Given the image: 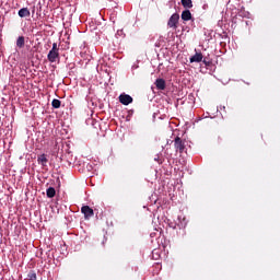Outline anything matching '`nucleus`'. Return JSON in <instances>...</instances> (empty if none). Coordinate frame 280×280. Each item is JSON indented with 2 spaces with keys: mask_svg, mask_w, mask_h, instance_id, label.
Instances as JSON below:
<instances>
[{
  "mask_svg": "<svg viewBox=\"0 0 280 280\" xmlns=\"http://www.w3.org/2000/svg\"><path fill=\"white\" fill-rule=\"evenodd\" d=\"M81 213H83V215H84L85 219L94 218V209H92V208L89 207V206L82 207Z\"/></svg>",
  "mask_w": 280,
  "mask_h": 280,
  "instance_id": "20e7f679",
  "label": "nucleus"
},
{
  "mask_svg": "<svg viewBox=\"0 0 280 280\" xmlns=\"http://www.w3.org/2000/svg\"><path fill=\"white\" fill-rule=\"evenodd\" d=\"M16 47H19L20 49L25 47V36H19L16 38Z\"/></svg>",
  "mask_w": 280,
  "mask_h": 280,
  "instance_id": "9d476101",
  "label": "nucleus"
},
{
  "mask_svg": "<svg viewBox=\"0 0 280 280\" xmlns=\"http://www.w3.org/2000/svg\"><path fill=\"white\" fill-rule=\"evenodd\" d=\"M19 15L20 18H30L31 11L27 9V7H24L23 9H20Z\"/></svg>",
  "mask_w": 280,
  "mask_h": 280,
  "instance_id": "1a4fd4ad",
  "label": "nucleus"
},
{
  "mask_svg": "<svg viewBox=\"0 0 280 280\" xmlns=\"http://www.w3.org/2000/svg\"><path fill=\"white\" fill-rule=\"evenodd\" d=\"M179 20H180L179 13H173L167 22V26L172 27V30H177Z\"/></svg>",
  "mask_w": 280,
  "mask_h": 280,
  "instance_id": "f03ea898",
  "label": "nucleus"
},
{
  "mask_svg": "<svg viewBox=\"0 0 280 280\" xmlns=\"http://www.w3.org/2000/svg\"><path fill=\"white\" fill-rule=\"evenodd\" d=\"M174 144H175L176 151H179V153H184V151L186 149V144H185V140H183V138L176 137L174 140Z\"/></svg>",
  "mask_w": 280,
  "mask_h": 280,
  "instance_id": "7ed1b4c3",
  "label": "nucleus"
},
{
  "mask_svg": "<svg viewBox=\"0 0 280 280\" xmlns=\"http://www.w3.org/2000/svg\"><path fill=\"white\" fill-rule=\"evenodd\" d=\"M46 194H47V197H48V198H55V196H56V189H55V187H48Z\"/></svg>",
  "mask_w": 280,
  "mask_h": 280,
  "instance_id": "ddd939ff",
  "label": "nucleus"
},
{
  "mask_svg": "<svg viewBox=\"0 0 280 280\" xmlns=\"http://www.w3.org/2000/svg\"><path fill=\"white\" fill-rule=\"evenodd\" d=\"M119 102L121 104L128 105L131 104V102H133V98L129 94H120Z\"/></svg>",
  "mask_w": 280,
  "mask_h": 280,
  "instance_id": "39448f33",
  "label": "nucleus"
},
{
  "mask_svg": "<svg viewBox=\"0 0 280 280\" xmlns=\"http://www.w3.org/2000/svg\"><path fill=\"white\" fill-rule=\"evenodd\" d=\"M58 58H60L58 43H52V48L48 52L47 59L49 62H57Z\"/></svg>",
  "mask_w": 280,
  "mask_h": 280,
  "instance_id": "f257e3e1",
  "label": "nucleus"
},
{
  "mask_svg": "<svg viewBox=\"0 0 280 280\" xmlns=\"http://www.w3.org/2000/svg\"><path fill=\"white\" fill-rule=\"evenodd\" d=\"M184 9H192L194 2L192 0H180Z\"/></svg>",
  "mask_w": 280,
  "mask_h": 280,
  "instance_id": "9b49d317",
  "label": "nucleus"
},
{
  "mask_svg": "<svg viewBox=\"0 0 280 280\" xmlns=\"http://www.w3.org/2000/svg\"><path fill=\"white\" fill-rule=\"evenodd\" d=\"M203 56L201 52H196L195 56H191L190 58V62L194 63V62H202L203 60Z\"/></svg>",
  "mask_w": 280,
  "mask_h": 280,
  "instance_id": "0eeeda50",
  "label": "nucleus"
},
{
  "mask_svg": "<svg viewBox=\"0 0 280 280\" xmlns=\"http://www.w3.org/2000/svg\"><path fill=\"white\" fill-rule=\"evenodd\" d=\"M182 20L184 22H189L190 20H192V13H191L190 9H185V11H183Z\"/></svg>",
  "mask_w": 280,
  "mask_h": 280,
  "instance_id": "423d86ee",
  "label": "nucleus"
},
{
  "mask_svg": "<svg viewBox=\"0 0 280 280\" xmlns=\"http://www.w3.org/2000/svg\"><path fill=\"white\" fill-rule=\"evenodd\" d=\"M28 279L30 280H37V275H36V272L34 270L28 272Z\"/></svg>",
  "mask_w": 280,
  "mask_h": 280,
  "instance_id": "2eb2a0df",
  "label": "nucleus"
},
{
  "mask_svg": "<svg viewBox=\"0 0 280 280\" xmlns=\"http://www.w3.org/2000/svg\"><path fill=\"white\" fill-rule=\"evenodd\" d=\"M155 88H158V90H165L166 88L165 79H156Z\"/></svg>",
  "mask_w": 280,
  "mask_h": 280,
  "instance_id": "6e6552de",
  "label": "nucleus"
},
{
  "mask_svg": "<svg viewBox=\"0 0 280 280\" xmlns=\"http://www.w3.org/2000/svg\"><path fill=\"white\" fill-rule=\"evenodd\" d=\"M203 65H206V67H211L212 62L210 60H207V58H205L202 60Z\"/></svg>",
  "mask_w": 280,
  "mask_h": 280,
  "instance_id": "dca6fc26",
  "label": "nucleus"
},
{
  "mask_svg": "<svg viewBox=\"0 0 280 280\" xmlns=\"http://www.w3.org/2000/svg\"><path fill=\"white\" fill-rule=\"evenodd\" d=\"M37 161L39 162V164H42V166H46L48 160H47V155L45 153H43L42 155H39L37 158Z\"/></svg>",
  "mask_w": 280,
  "mask_h": 280,
  "instance_id": "f8f14e48",
  "label": "nucleus"
},
{
  "mask_svg": "<svg viewBox=\"0 0 280 280\" xmlns=\"http://www.w3.org/2000/svg\"><path fill=\"white\" fill-rule=\"evenodd\" d=\"M51 105H52L54 108H60L61 101H59L58 98H54Z\"/></svg>",
  "mask_w": 280,
  "mask_h": 280,
  "instance_id": "4468645a",
  "label": "nucleus"
}]
</instances>
